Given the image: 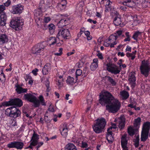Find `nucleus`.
Returning <instances> with one entry per match:
<instances>
[{"mask_svg":"<svg viewBox=\"0 0 150 150\" xmlns=\"http://www.w3.org/2000/svg\"><path fill=\"white\" fill-rule=\"evenodd\" d=\"M99 97L100 103L102 106H105L106 104V109L109 112L114 113L120 110V103L109 92L103 91L100 93Z\"/></svg>","mask_w":150,"mask_h":150,"instance_id":"nucleus-1","label":"nucleus"},{"mask_svg":"<svg viewBox=\"0 0 150 150\" xmlns=\"http://www.w3.org/2000/svg\"><path fill=\"white\" fill-rule=\"evenodd\" d=\"M103 68L104 70L115 74H119L120 71L119 67L112 63L109 58L104 62Z\"/></svg>","mask_w":150,"mask_h":150,"instance_id":"nucleus-2","label":"nucleus"},{"mask_svg":"<svg viewBox=\"0 0 150 150\" xmlns=\"http://www.w3.org/2000/svg\"><path fill=\"white\" fill-rule=\"evenodd\" d=\"M24 98L25 100L33 103L35 107H38L40 103L42 105H45L44 99L41 95L39 97V100H38L36 97L33 94L30 93L25 94L24 96Z\"/></svg>","mask_w":150,"mask_h":150,"instance_id":"nucleus-3","label":"nucleus"},{"mask_svg":"<svg viewBox=\"0 0 150 150\" xmlns=\"http://www.w3.org/2000/svg\"><path fill=\"white\" fill-rule=\"evenodd\" d=\"M24 24V20L20 17L12 18L10 22V26L15 30H21Z\"/></svg>","mask_w":150,"mask_h":150,"instance_id":"nucleus-4","label":"nucleus"},{"mask_svg":"<svg viewBox=\"0 0 150 150\" xmlns=\"http://www.w3.org/2000/svg\"><path fill=\"white\" fill-rule=\"evenodd\" d=\"M96 123L93 126L94 131L97 133L101 132L103 130L106 125L105 120L103 118L96 120Z\"/></svg>","mask_w":150,"mask_h":150,"instance_id":"nucleus-5","label":"nucleus"},{"mask_svg":"<svg viewBox=\"0 0 150 150\" xmlns=\"http://www.w3.org/2000/svg\"><path fill=\"white\" fill-rule=\"evenodd\" d=\"M140 69L141 74L147 77L150 71V65L149 62L147 60L142 61Z\"/></svg>","mask_w":150,"mask_h":150,"instance_id":"nucleus-6","label":"nucleus"},{"mask_svg":"<svg viewBox=\"0 0 150 150\" xmlns=\"http://www.w3.org/2000/svg\"><path fill=\"white\" fill-rule=\"evenodd\" d=\"M115 38L110 35L108 39L106 40L104 43V45L106 47H110L111 48L114 47V46L117 44V41H115Z\"/></svg>","mask_w":150,"mask_h":150,"instance_id":"nucleus-7","label":"nucleus"},{"mask_svg":"<svg viewBox=\"0 0 150 150\" xmlns=\"http://www.w3.org/2000/svg\"><path fill=\"white\" fill-rule=\"evenodd\" d=\"M57 37L59 39L61 37L65 39H69L71 37L70 33L67 29H62L58 32Z\"/></svg>","mask_w":150,"mask_h":150,"instance_id":"nucleus-8","label":"nucleus"},{"mask_svg":"<svg viewBox=\"0 0 150 150\" xmlns=\"http://www.w3.org/2000/svg\"><path fill=\"white\" fill-rule=\"evenodd\" d=\"M23 143L22 142H15L9 143L7 146L9 148H16L17 149L20 150L23 148Z\"/></svg>","mask_w":150,"mask_h":150,"instance_id":"nucleus-9","label":"nucleus"},{"mask_svg":"<svg viewBox=\"0 0 150 150\" xmlns=\"http://www.w3.org/2000/svg\"><path fill=\"white\" fill-rule=\"evenodd\" d=\"M127 134H124L121 137V143L122 150H128L127 148V144L128 139L127 137Z\"/></svg>","mask_w":150,"mask_h":150,"instance_id":"nucleus-10","label":"nucleus"},{"mask_svg":"<svg viewBox=\"0 0 150 150\" xmlns=\"http://www.w3.org/2000/svg\"><path fill=\"white\" fill-rule=\"evenodd\" d=\"M39 139L38 135L34 133L31 139V142L30 145L27 148V149L33 148L32 146H35L38 144V139Z\"/></svg>","mask_w":150,"mask_h":150,"instance_id":"nucleus-11","label":"nucleus"},{"mask_svg":"<svg viewBox=\"0 0 150 150\" xmlns=\"http://www.w3.org/2000/svg\"><path fill=\"white\" fill-rule=\"evenodd\" d=\"M59 130L63 137H65L67 136L68 130L66 123L61 124L60 126Z\"/></svg>","mask_w":150,"mask_h":150,"instance_id":"nucleus-12","label":"nucleus"},{"mask_svg":"<svg viewBox=\"0 0 150 150\" xmlns=\"http://www.w3.org/2000/svg\"><path fill=\"white\" fill-rule=\"evenodd\" d=\"M4 10H0V25L4 26L6 24V16Z\"/></svg>","mask_w":150,"mask_h":150,"instance_id":"nucleus-13","label":"nucleus"},{"mask_svg":"<svg viewBox=\"0 0 150 150\" xmlns=\"http://www.w3.org/2000/svg\"><path fill=\"white\" fill-rule=\"evenodd\" d=\"M115 18L113 21L114 24L116 25H120L122 22V19L120 16L117 12L114 11Z\"/></svg>","mask_w":150,"mask_h":150,"instance_id":"nucleus-14","label":"nucleus"},{"mask_svg":"<svg viewBox=\"0 0 150 150\" xmlns=\"http://www.w3.org/2000/svg\"><path fill=\"white\" fill-rule=\"evenodd\" d=\"M9 105H15L19 107L23 105V102L22 100L19 98H15L9 101Z\"/></svg>","mask_w":150,"mask_h":150,"instance_id":"nucleus-15","label":"nucleus"},{"mask_svg":"<svg viewBox=\"0 0 150 150\" xmlns=\"http://www.w3.org/2000/svg\"><path fill=\"white\" fill-rule=\"evenodd\" d=\"M129 81L130 84L132 88H133L135 85L136 78L135 74L134 72H131L129 74Z\"/></svg>","mask_w":150,"mask_h":150,"instance_id":"nucleus-16","label":"nucleus"},{"mask_svg":"<svg viewBox=\"0 0 150 150\" xmlns=\"http://www.w3.org/2000/svg\"><path fill=\"white\" fill-rule=\"evenodd\" d=\"M22 85H20L18 84L15 85V87L16 88L15 91L18 93L21 94L27 92V89L26 88H23L22 87Z\"/></svg>","mask_w":150,"mask_h":150,"instance_id":"nucleus-17","label":"nucleus"},{"mask_svg":"<svg viewBox=\"0 0 150 150\" xmlns=\"http://www.w3.org/2000/svg\"><path fill=\"white\" fill-rule=\"evenodd\" d=\"M12 110V113L11 117L16 118L19 117L21 115L20 111L16 107H13Z\"/></svg>","mask_w":150,"mask_h":150,"instance_id":"nucleus-18","label":"nucleus"},{"mask_svg":"<svg viewBox=\"0 0 150 150\" xmlns=\"http://www.w3.org/2000/svg\"><path fill=\"white\" fill-rule=\"evenodd\" d=\"M110 129H108V133L106 135V138L108 143L111 144L112 143L114 138L112 133V131H110Z\"/></svg>","mask_w":150,"mask_h":150,"instance_id":"nucleus-19","label":"nucleus"},{"mask_svg":"<svg viewBox=\"0 0 150 150\" xmlns=\"http://www.w3.org/2000/svg\"><path fill=\"white\" fill-rule=\"evenodd\" d=\"M78 79L77 77L75 78L71 76H68L66 80V83L68 85L72 86L76 83Z\"/></svg>","mask_w":150,"mask_h":150,"instance_id":"nucleus-20","label":"nucleus"},{"mask_svg":"<svg viewBox=\"0 0 150 150\" xmlns=\"http://www.w3.org/2000/svg\"><path fill=\"white\" fill-rule=\"evenodd\" d=\"M51 67V65L49 63L45 64L42 70V72L43 74L46 75L50 72Z\"/></svg>","mask_w":150,"mask_h":150,"instance_id":"nucleus-21","label":"nucleus"},{"mask_svg":"<svg viewBox=\"0 0 150 150\" xmlns=\"http://www.w3.org/2000/svg\"><path fill=\"white\" fill-rule=\"evenodd\" d=\"M115 122H119L118 127L120 129H122L125 127V120L122 117H120L116 119L115 120Z\"/></svg>","mask_w":150,"mask_h":150,"instance_id":"nucleus-22","label":"nucleus"},{"mask_svg":"<svg viewBox=\"0 0 150 150\" xmlns=\"http://www.w3.org/2000/svg\"><path fill=\"white\" fill-rule=\"evenodd\" d=\"M133 23V24L137 25L143 22L142 18L140 16H137L136 15L134 16Z\"/></svg>","mask_w":150,"mask_h":150,"instance_id":"nucleus-23","label":"nucleus"},{"mask_svg":"<svg viewBox=\"0 0 150 150\" xmlns=\"http://www.w3.org/2000/svg\"><path fill=\"white\" fill-rule=\"evenodd\" d=\"M98 60L97 58L93 59V62L90 66V69L91 70H95L98 67Z\"/></svg>","mask_w":150,"mask_h":150,"instance_id":"nucleus-24","label":"nucleus"},{"mask_svg":"<svg viewBox=\"0 0 150 150\" xmlns=\"http://www.w3.org/2000/svg\"><path fill=\"white\" fill-rule=\"evenodd\" d=\"M150 128V122H144L142 126V131L149 133Z\"/></svg>","mask_w":150,"mask_h":150,"instance_id":"nucleus-25","label":"nucleus"},{"mask_svg":"<svg viewBox=\"0 0 150 150\" xmlns=\"http://www.w3.org/2000/svg\"><path fill=\"white\" fill-rule=\"evenodd\" d=\"M69 20L67 18L62 19L58 22L57 25L59 28H62L65 26L68 22H67Z\"/></svg>","mask_w":150,"mask_h":150,"instance_id":"nucleus-26","label":"nucleus"},{"mask_svg":"<svg viewBox=\"0 0 150 150\" xmlns=\"http://www.w3.org/2000/svg\"><path fill=\"white\" fill-rule=\"evenodd\" d=\"M50 8V9H52L53 8L52 6H48L47 5L46 7H45V1L43 0H42L41 1L40 3L39 4V9H41L44 8Z\"/></svg>","mask_w":150,"mask_h":150,"instance_id":"nucleus-27","label":"nucleus"},{"mask_svg":"<svg viewBox=\"0 0 150 150\" xmlns=\"http://www.w3.org/2000/svg\"><path fill=\"white\" fill-rule=\"evenodd\" d=\"M8 41V38L6 35L3 34L0 36V45H2L5 42H7Z\"/></svg>","mask_w":150,"mask_h":150,"instance_id":"nucleus-28","label":"nucleus"},{"mask_svg":"<svg viewBox=\"0 0 150 150\" xmlns=\"http://www.w3.org/2000/svg\"><path fill=\"white\" fill-rule=\"evenodd\" d=\"M120 95L121 97L123 100L127 99L129 96L128 93L125 91H123L120 92Z\"/></svg>","mask_w":150,"mask_h":150,"instance_id":"nucleus-29","label":"nucleus"},{"mask_svg":"<svg viewBox=\"0 0 150 150\" xmlns=\"http://www.w3.org/2000/svg\"><path fill=\"white\" fill-rule=\"evenodd\" d=\"M142 32L139 31L136 32L134 34L132 38L136 40H137L138 39H140L142 36Z\"/></svg>","mask_w":150,"mask_h":150,"instance_id":"nucleus-30","label":"nucleus"},{"mask_svg":"<svg viewBox=\"0 0 150 150\" xmlns=\"http://www.w3.org/2000/svg\"><path fill=\"white\" fill-rule=\"evenodd\" d=\"M149 133L142 131L141 139V141L144 142L146 141L148 137Z\"/></svg>","mask_w":150,"mask_h":150,"instance_id":"nucleus-31","label":"nucleus"},{"mask_svg":"<svg viewBox=\"0 0 150 150\" xmlns=\"http://www.w3.org/2000/svg\"><path fill=\"white\" fill-rule=\"evenodd\" d=\"M136 52L137 51L135 50L131 53L129 52H127L126 53V54L127 57H131V59L133 60L136 57L135 55Z\"/></svg>","mask_w":150,"mask_h":150,"instance_id":"nucleus-32","label":"nucleus"},{"mask_svg":"<svg viewBox=\"0 0 150 150\" xmlns=\"http://www.w3.org/2000/svg\"><path fill=\"white\" fill-rule=\"evenodd\" d=\"M65 147L68 150H77L76 146L71 143H68L66 146Z\"/></svg>","mask_w":150,"mask_h":150,"instance_id":"nucleus-33","label":"nucleus"},{"mask_svg":"<svg viewBox=\"0 0 150 150\" xmlns=\"http://www.w3.org/2000/svg\"><path fill=\"white\" fill-rule=\"evenodd\" d=\"M141 120V118L140 117L135 119L134 120V126L137 128H139L140 125Z\"/></svg>","mask_w":150,"mask_h":150,"instance_id":"nucleus-34","label":"nucleus"},{"mask_svg":"<svg viewBox=\"0 0 150 150\" xmlns=\"http://www.w3.org/2000/svg\"><path fill=\"white\" fill-rule=\"evenodd\" d=\"M48 45L50 46L52 45H53L56 42V38L54 37H51L48 40Z\"/></svg>","mask_w":150,"mask_h":150,"instance_id":"nucleus-35","label":"nucleus"},{"mask_svg":"<svg viewBox=\"0 0 150 150\" xmlns=\"http://www.w3.org/2000/svg\"><path fill=\"white\" fill-rule=\"evenodd\" d=\"M44 42L42 43L38 44L37 45V47H38V53L42 51H43L44 48L45 47V46L44 45Z\"/></svg>","mask_w":150,"mask_h":150,"instance_id":"nucleus-36","label":"nucleus"},{"mask_svg":"<svg viewBox=\"0 0 150 150\" xmlns=\"http://www.w3.org/2000/svg\"><path fill=\"white\" fill-rule=\"evenodd\" d=\"M122 33V31L121 30H119L118 31H117L115 33L111 35H112L115 38V41H116V40H117V38L119 37L121 35Z\"/></svg>","mask_w":150,"mask_h":150,"instance_id":"nucleus-37","label":"nucleus"},{"mask_svg":"<svg viewBox=\"0 0 150 150\" xmlns=\"http://www.w3.org/2000/svg\"><path fill=\"white\" fill-rule=\"evenodd\" d=\"M64 81L63 79H57L56 83V84L58 86L59 88L62 87L63 85V82Z\"/></svg>","mask_w":150,"mask_h":150,"instance_id":"nucleus-38","label":"nucleus"},{"mask_svg":"<svg viewBox=\"0 0 150 150\" xmlns=\"http://www.w3.org/2000/svg\"><path fill=\"white\" fill-rule=\"evenodd\" d=\"M126 17L125 18L127 22L129 21H132L134 20V16H132L130 13H128L126 16Z\"/></svg>","mask_w":150,"mask_h":150,"instance_id":"nucleus-39","label":"nucleus"},{"mask_svg":"<svg viewBox=\"0 0 150 150\" xmlns=\"http://www.w3.org/2000/svg\"><path fill=\"white\" fill-rule=\"evenodd\" d=\"M13 108V107H11L6 110L5 111V114L6 115L11 117L12 112V109Z\"/></svg>","mask_w":150,"mask_h":150,"instance_id":"nucleus-40","label":"nucleus"},{"mask_svg":"<svg viewBox=\"0 0 150 150\" xmlns=\"http://www.w3.org/2000/svg\"><path fill=\"white\" fill-rule=\"evenodd\" d=\"M128 133L129 135L130 136L133 135L135 132V130L131 126L129 127L128 128Z\"/></svg>","mask_w":150,"mask_h":150,"instance_id":"nucleus-41","label":"nucleus"},{"mask_svg":"<svg viewBox=\"0 0 150 150\" xmlns=\"http://www.w3.org/2000/svg\"><path fill=\"white\" fill-rule=\"evenodd\" d=\"M55 28V26L54 24H50L49 25L48 28L51 33H53L54 32Z\"/></svg>","mask_w":150,"mask_h":150,"instance_id":"nucleus-42","label":"nucleus"},{"mask_svg":"<svg viewBox=\"0 0 150 150\" xmlns=\"http://www.w3.org/2000/svg\"><path fill=\"white\" fill-rule=\"evenodd\" d=\"M26 79H29L28 82V84L31 85H32L33 83V81L31 77L29 75L27 74L26 75L25 79L26 80Z\"/></svg>","mask_w":150,"mask_h":150,"instance_id":"nucleus-43","label":"nucleus"},{"mask_svg":"<svg viewBox=\"0 0 150 150\" xmlns=\"http://www.w3.org/2000/svg\"><path fill=\"white\" fill-rule=\"evenodd\" d=\"M10 4V2L7 1L4 4V5H0V9H5V7H8Z\"/></svg>","mask_w":150,"mask_h":150,"instance_id":"nucleus-44","label":"nucleus"},{"mask_svg":"<svg viewBox=\"0 0 150 150\" xmlns=\"http://www.w3.org/2000/svg\"><path fill=\"white\" fill-rule=\"evenodd\" d=\"M81 147L83 148H86V150H88L90 149V147H88L87 143L86 142H82L81 143Z\"/></svg>","mask_w":150,"mask_h":150,"instance_id":"nucleus-45","label":"nucleus"},{"mask_svg":"<svg viewBox=\"0 0 150 150\" xmlns=\"http://www.w3.org/2000/svg\"><path fill=\"white\" fill-rule=\"evenodd\" d=\"M84 34L87 37L88 40H90L92 39V37L90 35V33L88 31H85L84 32Z\"/></svg>","mask_w":150,"mask_h":150,"instance_id":"nucleus-46","label":"nucleus"},{"mask_svg":"<svg viewBox=\"0 0 150 150\" xmlns=\"http://www.w3.org/2000/svg\"><path fill=\"white\" fill-rule=\"evenodd\" d=\"M38 47L37 45L34 46L32 49V52L34 54H37L38 52Z\"/></svg>","mask_w":150,"mask_h":150,"instance_id":"nucleus-47","label":"nucleus"},{"mask_svg":"<svg viewBox=\"0 0 150 150\" xmlns=\"http://www.w3.org/2000/svg\"><path fill=\"white\" fill-rule=\"evenodd\" d=\"M139 137H137L136 139L134 141V145L136 147H137L139 145Z\"/></svg>","mask_w":150,"mask_h":150,"instance_id":"nucleus-48","label":"nucleus"},{"mask_svg":"<svg viewBox=\"0 0 150 150\" xmlns=\"http://www.w3.org/2000/svg\"><path fill=\"white\" fill-rule=\"evenodd\" d=\"M108 80L113 85H115L116 84V82L110 76H108L107 77Z\"/></svg>","mask_w":150,"mask_h":150,"instance_id":"nucleus-49","label":"nucleus"},{"mask_svg":"<svg viewBox=\"0 0 150 150\" xmlns=\"http://www.w3.org/2000/svg\"><path fill=\"white\" fill-rule=\"evenodd\" d=\"M82 74V71L80 69H77L76 72V77L78 79V76H81Z\"/></svg>","mask_w":150,"mask_h":150,"instance_id":"nucleus-50","label":"nucleus"},{"mask_svg":"<svg viewBox=\"0 0 150 150\" xmlns=\"http://www.w3.org/2000/svg\"><path fill=\"white\" fill-rule=\"evenodd\" d=\"M10 12L13 14H20L22 12V10H11Z\"/></svg>","mask_w":150,"mask_h":150,"instance_id":"nucleus-51","label":"nucleus"},{"mask_svg":"<svg viewBox=\"0 0 150 150\" xmlns=\"http://www.w3.org/2000/svg\"><path fill=\"white\" fill-rule=\"evenodd\" d=\"M108 1L107 2V3L106 5V8L108 9L109 8L110 9H112V8L111 6H110V4H112V2L110 1V0H107Z\"/></svg>","mask_w":150,"mask_h":150,"instance_id":"nucleus-52","label":"nucleus"},{"mask_svg":"<svg viewBox=\"0 0 150 150\" xmlns=\"http://www.w3.org/2000/svg\"><path fill=\"white\" fill-rule=\"evenodd\" d=\"M0 80L2 81H4L5 80V76L3 72H1L0 75Z\"/></svg>","mask_w":150,"mask_h":150,"instance_id":"nucleus-53","label":"nucleus"},{"mask_svg":"<svg viewBox=\"0 0 150 150\" xmlns=\"http://www.w3.org/2000/svg\"><path fill=\"white\" fill-rule=\"evenodd\" d=\"M23 6L21 4H18L15 6V9H23Z\"/></svg>","mask_w":150,"mask_h":150,"instance_id":"nucleus-54","label":"nucleus"},{"mask_svg":"<svg viewBox=\"0 0 150 150\" xmlns=\"http://www.w3.org/2000/svg\"><path fill=\"white\" fill-rule=\"evenodd\" d=\"M96 56L98 57V58L101 59L103 60L104 58L102 54L101 53L98 52L96 54Z\"/></svg>","mask_w":150,"mask_h":150,"instance_id":"nucleus-55","label":"nucleus"},{"mask_svg":"<svg viewBox=\"0 0 150 150\" xmlns=\"http://www.w3.org/2000/svg\"><path fill=\"white\" fill-rule=\"evenodd\" d=\"M132 50V47L129 46L127 45L126 46L125 49V52L127 53V52H131Z\"/></svg>","mask_w":150,"mask_h":150,"instance_id":"nucleus-56","label":"nucleus"},{"mask_svg":"<svg viewBox=\"0 0 150 150\" xmlns=\"http://www.w3.org/2000/svg\"><path fill=\"white\" fill-rule=\"evenodd\" d=\"M117 127V126L116 125V124H112V126L108 128V129H110V131H113L112 129H116Z\"/></svg>","mask_w":150,"mask_h":150,"instance_id":"nucleus-57","label":"nucleus"},{"mask_svg":"<svg viewBox=\"0 0 150 150\" xmlns=\"http://www.w3.org/2000/svg\"><path fill=\"white\" fill-rule=\"evenodd\" d=\"M9 105V104L8 102H3L0 105V108L2 107L3 106H8Z\"/></svg>","mask_w":150,"mask_h":150,"instance_id":"nucleus-58","label":"nucleus"},{"mask_svg":"<svg viewBox=\"0 0 150 150\" xmlns=\"http://www.w3.org/2000/svg\"><path fill=\"white\" fill-rule=\"evenodd\" d=\"M38 71V69L37 68H35L32 70V72L34 75L36 76L38 74L37 72Z\"/></svg>","mask_w":150,"mask_h":150,"instance_id":"nucleus-59","label":"nucleus"},{"mask_svg":"<svg viewBox=\"0 0 150 150\" xmlns=\"http://www.w3.org/2000/svg\"><path fill=\"white\" fill-rule=\"evenodd\" d=\"M51 20L50 18L49 17H46L44 18V21L45 23H48Z\"/></svg>","mask_w":150,"mask_h":150,"instance_id":"nucleus-60","label":"nucleus"},{"mask_svg":"<svg viewBox=\"0 0 150 150\" xmlns=\"http://www.w3.org/2000/svg\"><path fill=\"white\" fill-rule=\"evenodd\" d=\"M102 13V12H96V16L98 18H100L101 17Z\"/></svg>","mask_w":150,"mask_h":150,"instance_id":"nucleus-61","label":"nucleus"},{"mask_svg":"<svg viewBox=\"0 0 150 150\" xmlns=\"http://www.w3.org/2000/svg\"><path fill=\"white\" fill-rule=\"evenodd\" d=\"M75 50H73L72 52H70L67 53V56H69L72 54H73L74 53Z\"/></svg>","mask_w":150,"mask_h":150,"instance_id":"nucleus-62","label":"nucleus"},{"mask_svg":"<svg viewBox=\"0 0 150 150\" xmlns=\"http://www.w3.org/2000/svg\"><path fill=\"white\" fill-rule=\"evenodd\" d=\"M125 54L123 52H119L117 53V55L118 56H121L122 57L125 56Z\"/></svg>","mask_w":150,"mask_h":150,"instance_id":"nucleus-63","label":"nucleus"},{"mask_svg":"<svg viewBox=\"0 0 150 150\" xmlns=\"http://www.w3.org/2000/svg\"><path fill=\"white\" fill-rule=\"evenodd\" d=\"M85 28H81V29L80 33L81 34H82L83 33H84V32L85 31Z\"/></svg>","mask_w":150,"mask_h":150,"instance_id":"nucleus-64","label":"nucleus"}]
</instances>
